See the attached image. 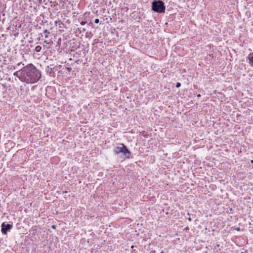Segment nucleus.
Returning <instances> with one entry per match:
<instances>
[{
  "label": "nucleus",
  "instance_id": "obj_1",
  "mask_svg": "<svg viewBox=\"0 0 253 253\" xmlns=\"http://www.w3.org/2000/svg\"><path fill=\"white\" fill-rule=\"evenodd\" d=\"M13 75L20 81L28 84L37 83L42 77L41 71L32 63L23 66L22 68L15 72Z\"/></svg>",
  "mask_w": 253,
  "mask_h": 253
},
{
  "label": "nucleus",
  "instance_id": "obj_2",
  "mask_svg": "<svg viewBox=\"0 0 253 253\" xmlns=\"http://www.w3.org/2000/svg\"><path fill=\"white\" fill-rule=\"evenodd\" d=\"M116 155L122 154L124 159L129 158L130 152L127 147L123 143L119 144L118 146L115 147L113 151Z\"/></svg>",
  "mask_w": 253,
  "mask_h": 253
},
{
  "label": "nucleus",
  "instance_id": "obj_3",
  "mask_svg": "<svg viewBox=\"0 0 253 253\" xmlns=\"http://www.w3.org/2000/svg\"><path fill=\"white\" fill-rule=\"evenodd\" d=\"M152 8L153 10L159 13L164 12L165 10L164 3L161 0L153 2Z\"/></svg>",
  "mask_w": 253,
  "mask_h": 253
},
{
  "label": "nucleus",
  "instance_id": "obj_4",
  "mask_svg": "<svg viewBox=\"0 0 253 253\" xmlns=\"http://www.w3.org/2000/svg\"><path fill=\"white\" fill-rule=\"evenodd\" d=\"M12 225L9 224H5V222H3L1 224V231L3 234L6 235L8 231L10 230L12 228Z\"/></svg>",
  "mask_w": 253,
  "mask_h": 253
},
{
  "label": "nucleus",
  "instance_id": "obj_5",
  "mask_svg": "<svg viewBox=\"0 0 253 253\" xmlns=\"http://www.w3.org/2000/svg\"><path fill=\"white\" fill-rule=\"evenodd\" d=\"M248 58L250 61V64L251 66H253V53H251L248 55Z\"/></svg>",
  "mask_w": 253,
  "mask_h": 253
},
{
  "label": "nucleus",
  "instance_id": "obj_6",
  "mask_svg": "<svg viewBox=\"0 0 253 253\" xmlns=\"http://www.w3.org/2000/svg\"><path fill=\"white\" fill-rule=\"evenodd\" d=\"M24 65V64L23 62H20L18 63L15 67H14V69H18V67H20V66H23Z\"/></svg>",
  "mask_w": 253,
  "mask_h": 253
},
{
  "label": "nucleus",
  "instance_id": "obj_7",
  "mask_svg": "<svg viewBox=\"0 0 253 253\" xmlns=\"http://www.w3.org/2000/svg\"><path fill=\"white\" fill-rule=\"evenodd\" d=\"M41 49L42 47L40 45H37L35 47V50L38 52H40L41 50Z\"/></svg>",
  "mask_w": 253,
  "mask_h": 253
},
{
  "label": "nucleus",
  "instance_id": "obj_8",
  "mask_svg": "<svg viewBox=\"0 0 253 253\" xmlns=\"http://www.w3.org/2000/svg\"><path fill=\"white\" fill-rule=\"evenodd\" d=\"M181 85V84L179 82L177 83L176 84V87H180Z\"/></svg>",
  "mask_w": 253,
  "mask_h": 253
},
{
  "label": "nucleus",
  "instance_id": "obj_9",
  "mask_svg": "<svg viewBox=\"0 0 253 253\" xmlns=\"http://www.w3.org/2000/svg\"><path fill=\"white\" fill-rule=\"evenodd\" d=\"M91 34V33H86V35H85V36L86 37H89L90 35Z\"/></svg>",
  "mask_w": 253,
  "mask_h": 253
},
{
  "label": "nucleus",
  "instance_id": "obj_10",
  "mask_svg": "<svg viewBox=\"0 0 253 253\" xmlns=\"http://www.w3.org/2000/svg\"><path fill=\"white\" fill-rule=\"evenodd\" d=\"M99 22V20L98 19H96L95 20H94V23H98Z\"/></svg>",
  "mask_w": 253,
  "mask_h": 253
},
{
  "label": "nucleus",
  "instance_id": "obj_11",
  "mask_svg": "<svg viewBox=\"0 0 253 253\" xmlns=\"http://www.w3.org/2000/svg\"><path fill=\"white\" fill-rule=\"evenodd\" d=\"M44 33L46 34H50V33L48 32V33Z\"/></svg>",
  "mask_w": 253,
  "mask_h": 253
},
{
  "label": "nucleus",
  "instance_id": "obj_12",
  "mask_svg": "<svg viewBox=\"0 0 253 253\" xmlns=\"http://www.w3.org/2000/svg\"><path fill=\"white\" fill-rule=\"evenodd\" d=\"M82 24H85V22H82Z\"/></svg>",
  "mask_w": 253,
  "mask_h": 253
},
{
  "label": "nucleus",
  "instance_id": "obj_13",
  "mask_svg": "<svg viewBox=\"0 0 253 253\" xmlns=\"http://www.w3.org/2000/svg\"><path fill=\"white\" fill-rule=\"evenodd\" d=\"M52 227L54 228H55V226H54V225L52 226Z\"/></svg>",
  "mask_w": 253,
  "mask_h": 253
},
{
  "label": "nucleus",
  "instance_id": "obj_14",
  "mask_svg": "<svg viewBox=\"0 0 253 253\" xmlns=\"http://www.w3.org/2000/svg\"><path fill=\"white\" fill-rule=\"evenodd\" d=\"M44 32H47V30H45Z\"/></svg>",
  "mask_w": 253,
  "mask_h": 253
}]
</instances>
